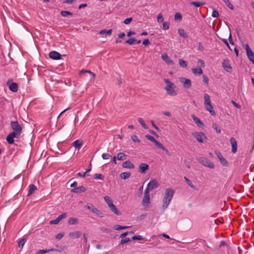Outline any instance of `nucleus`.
<instances>
[{
	"mask_svg": "<svg viewBox=\"0 0 254 254\" xmlns=\"http://www.w3.org/2000/svg\"><path fill=\"white\" fill-rule=\"evenodd\" d=\"M10 126L13 131L10 133L6 139L10 144L14 143V138H18L22 133V127L17 121H11Z\"/></svg>",
	"mask_w": 254,
	"mask_h": 254,
	"instance_id": "obj_1",
	"label": "nucleus"
},
{
	"mask_svg": "<svg viewBox=\"0 0 254 254\" xmlns=\"http://www.w3.org/2000/svg\"><path fill=\"white\" fill-rule=\"evenodd\" d=\"M174 194V190L172 189H167L165 192V195L163 199V207L164 209L167 208L172 200L173 195Z\"/></svg>",
	"mask_w": 254,
	"mask_h": 254,
	"instance_id": "obj_2",
	"label": "nucleus"
},
{
	"mask_svg": "<svg viewBox=\"0 0 254 254\" xmlns=\"http://www.w3.org/2000/svg\"><path fill=\"white\" fill-rule=\"evenodd\" d=\"M164 81L167 84L164 89L167 91V93L172 96H176L177 93L174 90L175 87L174 84L168 79H164Z\"/></svg>",
	"mask_w": 254,
	"mask_h": 254,
	"instance_id": "obj_3",
	"label": "nucleus"
},
{
	"mask_svg": "<svg viewBox=\"0 0 254 254\" xmlns=\"http://www.w3.org/2000/svg\"><path fill=\"white\" fill-rule=\"evenodd\" d=\"M204 107L205 109L208 111L212 116L215 115V112L213 110V107L211 105L210 96L207 94H205L204 95Z\"/></svg>",
	"mask_w": 254,
	"mask_h": 254,
	"instance_id": "obj_4",
	"label": "nucleus"
},
{
	"mask_svg": "<svg viewBox=\"0 0 254 254\" xmlns=\"http://www.w3.org/2000/svg\"><path fill=\"white\" fill-rule=\"evenodd\" d=\"M199 163L205 167H207L210 169L214 168V164L208 159L205 157H199L197 159Z\"/></svg>",
	"mask_w": 254,
	"mask_h": 254,
	"instance_id": "obj_5",
	"label": "nucleus"
},
{
	"mask_svg": "<svg viewBox=\"0 0 254 254\" xmlns=\"http://www.w3.org/2000/svg\"><path fill=\"white\" fill-rule=\"evenodd\" d=\"M191 134L199 143H203L204 139H207L205 134L202 132H192Z\"/></svg>",
	"mask_w": 254,
	"mask_h": 254,
	"instance_id": "obj_6",
	"label": "nucleus"
},
{
	"mask_svg": "<svg viewBox=\"0 0 254 254\" xmlns=\"http://www.w3.org/2000/svg\"><path fill=\"white\" fill-rule=\"evenodd\" d=\"M6 85L9 90L13 92L18 90V85L16 83L12 82V80H8L6 82Z\"/></svg>",
	"mask_w": 254,
	"mask_h": 254,
	"instance_id": "obj_7",
	"label": "nucleus"
},
{
	"mask_svg": "<svg viewBox=\"0 0 254 254\" xmlns=\"http://www.w3.org/2000/svg\"><path fill=\"white\" fill-rule=\"evenodd\" d=\"M179 79L180 82L183 83L184 88L189 89L191 86V82L190 79L185 77H180Z\"/></svg>",
	"mask_w": 254,
	"mask_h": 254,
	"instance_id": "obj_8",
	"label": "nucleus"
},
{
	"mask_svg": "<svg viewBox=\"0 0 254 254\" xmlns=\"http://www.w3.org/2000/svg\"><path fill=\"white\" fill-rule=\"evenodd\" d=\"M222 66L223 68L228 72H231L232 71V67L227 59H225L222 62Z\"/></svg>",
	"mask_w": 254,
	"mask_h": 254,
	"instance_id": "obj_9",
	"label": "nucleus"
},
{
	"mask_svg": "<svg viewBox=\"0 0 254 254\" xmlns=\"http://www.w3.org/2000/svg\"><path fill=\"white\" fill-rule=\"evenodd\" d=\"M215 153L216 155V156H217V157L219 158V159L220 160L221 163L223 165H224L225 166H227L228 163L227 161L226 160V159L222 156L221 153L220 152L217 151H215Z\"/></svg>",
	"mask_w": 254,
	"mask_h": 254,
	"instance_id": "obj_10",
	"label": "nucleus"
},
{
	"mask_svg": "<svg viewBox=\"0 0 254 254\" xmlns=\"http://www.w3.org/2000/svg\"><path fill=\"white\" fill-rule=\"evenodd\" d=\"M147 186L152 190L157 188L159 186V184L156 179H153L148 184Z\"/></svg>",
	"mask_w": 254,
	"mask_h": 254,
	"instance_id": "obj_11",
	"label": "nucleus"
},
{
	"mask_svg": "<svg viewBox=\"0 0 254 254\" xmlns=\"http://www.w3.org/2000/svg\"><path fill=\"white\" fill-rule=\"evenodd\" d=\"M149 166L146 163H141L139 166V172L141 174H145L146 171L148 170Z\"/></svg>",
	"mask_w": 254,
	"mask_h": 254,
	"instance_id": "obj_12",
	"label": "nucleus"
},
{
	"mask_svg": "<svg viewBox=\"0 0 254 254\" xmlns=\"http://www.w3.org/2000/svg\"><path fill=\"white\" fill-rule=\"evenodd\" d=\"M49 57L54 60L61 59V55L56 51L50 52L49 54Z\"/></svg>",
	"mask_w": 254,
	"mask_h": 254,
	"instance_id": "obj_13",
	"label": "nucleus"
},
{
	"mask_svg": "<svg viewBox=\"0 0 254 254\" xmlns=\"http://www.w3.org/2000/svg\"><path fill=\"white\" fill-rule=\"evenodd\" d=\"M230 143L231 144L232 148V152L233 153H235L237 151V141L235 138L231 137L230 139Z\"/></svg>",
	"mask_w": 254,
	"mask_h": 254,
	"instance_id": "obj_14",
	"label": "nucleus"
},
{
	"mask_svg": "<svg viewBox=\"0 0 254 254\" xmlns=\"http://www.w3.org/2000/svg\"><path fill=\"white\" fill-rule=\"evenodd\" d=\"M162 60L168 64L172 65L174 64L173 61L169 57V56L166 54H163L161 56Z\"/></svg>",
	"mask_w": 254,
	"mask_h": 254,
	"instance_id": "obj_15",
	"label": "nucleus"
},
{
	"mask_svg": "<svg viewBox=\"0 0 254 254\" xmlns=\"http://www.w3.org/2000/svg\"><path fill=\"white\" fill-rule=\"evenodd\" d=\"M86 190V189L85 187L80 186L77 188L71 189V191L74 193H80L84 192Z\"/></svg>",
	"mask_w": 254,
	"mask_h": 254,
	"instance_id": "obj_16",
	"label": "nucleus"
},
{
	"mask_svg": "<svg viewBox=\"0 0 254 254\" xmlns=\"http://www.w3.org/2000/svg\"><path fill=\"white\" fill-rule=\"evenodd\" d=\"M122 166L127 169H133L134 168V165L129 160L124 162L123 163Z\"/></svg>",
	"mask_w": 254,
	"mask_h": 254,
	"instance_id": "obj_17",
	"label": "nucleus"
},
{
	"mask_svg": "<svg viewBox=\"0 0 254 254\" xmlns=\"http://www.w3.org/2000/svg\"><path fill=\"white\" fill-rule=\"evenodd\" d=\"M82 141L80 140H76L72 143V146L76 149L79 150L82 146Z\"/></svg>",
	"mask_w": 254,
	"mask_h": 254,
	"instance_id": "obj_18",
	"label": "nucleus"
},
{
	"mask_svg": "<svg viewBox=\"0 0 254 254\" xmlns=\"http://www.w3.org/2000/svg\"><path fill=\"white\" fill-rule=\"evenodd\" d=\"M81 235V233L79 231H75L69 233V236L73 239L79 238Z\"/></svg>",
	"mask_w": 254,
	"mask_h": 254,
	"instance_id": "obj_19",
	"label": "nucleus"
},
{
	"mask_svg": "<svg viewBox=\"0 0 254 254\" xmlns=\"http://www.w3.org/2000/svg\"><path fill=\"white\" fill-rule=\"evenodd\" d=\"M150 203L149 195H144L142 200V204L143 206H147Z\"/></svg>",
	"mask_w": 254,
	"mask_h": 254,
	"instance_id": "obj_20",
	"label": "nucleus"
},
{
	"mask_svg": "<svg viewBox=\"0 0 254 254\" xmlns=\"http://www.w3.org/2000/svg\"><path fill=\"white\" fill-rule=\"evenodd\" d=\"M192 118L194 122L199 126H204L203 123L200 121V120L198 118H197L194 115H192Z\"/></svg>",
	"mask_w": 254,
	"mask_h": 254,
	"instance_id": "obj_21",
	"label": "nucleus"
},
{
	"mask_svg": "<svg viewBox=\"0 0 254 254\" xmlns=\"http://www.w3.org/2000/svg\"><path fill=\"white\" fill-rule=\"evenodd\" d=\"M116 157L119 160H124L127 158V155L123 152H120L117 154Z\"/></svg>",
	"mask_w": 254,
	"mask_h": 254,
	"instance_id": "obj_22",
	"label": "nucleus"
},
{
	"mask_svg": "<svg viewBox=\"0 0 254 254\" xmlns=\"http://www.w3.org/2000/svg\"><path fill=\"white\" fill-rule=\"evenodd\" d=\"M37 189V187L33 184H31L29 186V190L28 192V196L32 194L34 190Z\"/></svg>",
	"mask_w": 254,
	"mask_h": 254,
	"instance_id": "obj_23",
	"label": "nucleus"
},
{
	"mask_svg": "<svg viewBox=\"0 0 254 254\" xmlns=\"http://www.w3.org/2000/svg\"><path fill=\"white\" fill-rule=\"evenodd\" d=\"M56 251V249H55L54 248H52V249H48V250H41L38 251L36 252V254H44L47 253H49L50 252H52V251Z\"/></svg>",
	"mask_w": 254,
	"mask_h": 254,
	"instance_id": "obj_24",
	"label": "nucleus"
},
{
	"mask_svg": "<svg viewBox=\"0 0 254 254\" xmlns=\"http://www.w3.org/2000/svg\"><path fill=\"white\" fill-rule=\"evenodd\" d=\"M131 174L130 172H124L121 174V177L122 179L126 180L130 177Z\"/></svg>",
	"mask_w": 254,
	"mask_h": 254,
	"instance_id": "obj_25",
	"label": "nucleus"
},
{
	"mask_svg": "<svg viewBox=\"0 0 254 254\" xmlns=\"http://www.w3.org/2000/svg\"><path fill=\"white\" fill-rule=\"evenodd\" d=\"M178 34L181 37H182L185 38H187L188 37V35L185 32V30L183 29H178Z\"/></svg>",
	"mask_w": 254,
	"mask_h": 254,
	"instance_id": "obj_26",
	"label": "nucleus"
},
{
	"mask_svg": "<svg viewBox=\"0 0 254 254\" xmlns=\"http://www.w3.org/2000/svg\"><path fill=\"white\" fill-rule=\"evenodd\" d=\"M192 71L194 74L201 75L202 73V70L199 67L193 68H192Z\"/></svg>",
	"mask_w": 254,
	"mask_h": 254,
	"instance_id": "obj_27",
	"label": "nucleus"
},
{
	"mask_svg": "<svg viewBox=\"0 0 254 254\" xmlns=\"http://www.w3.org/2000/svg\"><path fill=\"white\" fill-rule=\"evenodd\" d=\"M85 208H86L87 209L90 210L92 213L94 212L96 207L91 203H87L85 206Z\"/></svg>",
	"mask_w": 254,
	"mask_h": 254,
	"instance_id": "obj_28",
	"label": "nucleus"
},
{
	"mask_svg": "<svg viewBox=\"0 0 254 254\" xmlns=\"http://www.w3.org/2000/svg\"><path fill=\"white\" fill-rule=\"evenodd\" d=\"M247 55L249 59L254 64V53L252 51L247 53Z\"/></svg>",
	"mask_w": 254,
	"mask_h": 254,
	"instance_id": "obj_29",
	"label": "nucleus"
},
{
	"mask_svg": "<svg viewBox=\"0 0 254 254\" xmlns=\"http://www.w3.org/2000/svg\"><path fill=\"white\" fill-rule=\"evenodd\" d=\"M112 29H109V30L103 29V30H101L99 32V34H101V35H104L105 34H106L108 35H110L112 34Z\"/></svg>",
	"mask_w": 254,
	"mask_h": 254,
	"instance_id": "obj_30",
	"label": "nucleus"
},
{
	"mask_svg": "<svg viewBox=\"0 0 254 254\" xmlns=\"http://www.w3.org/2000/svg\"><path fill=\"white\" fill-rule=\"evenodd\" d=\"M78 222V219L74 217H70L68 219V223L70 225H74L77 223Z\"/></svg>",
	"mask_w": 254,
	"mask_h": 254,
	"instance_id": "obj_31",
	"label": "nucleus"
},
{
	"mask_svg": "<svg viewBox=\"0 0 254 254\" xmlns=\"http://www.w3.org/2000/svg\"><path fill=\"white\" fill-rule=\"evenodd\" d=\"M179 64L180 66L182 67H187V62L182 59L179 60Z\"/></svg>",
	"mask_w": 254,
	"mask_h": 254,
	"instance_id": "obj_32",
	"label": "nucleus"
},
{
	"mask_svg": "<svg viewBox=\"0 0 254 254\" xmlns=\"http://www.w3.org/2000/svg\"><path fill=\"white\" fill-rule=\"evenodd\" d=\"M61 14L63 17H66L68 15L72 16L73 14L70 11L63 10L61 12Z\"/></svg>",
	"mask_w": 254,
	"mask_h": 254,
	"instance_id": "obj_33",
	"label": "nucleus"
},
{
	"mask_svg": "<svg viewBox=\"0 0 254 254\" xmlns=\"http://www.w3.org/2000/svg\"><path fill=\"white\" fill-rule=\"evenodd\" d=\"M184 179H185V181H186V182L187 183V184H188V185L189 186H190L191 188H192L193 189H196L195 187L192 184V182H191L190 180L186 177H185Z\"/></svg>",
	"mask_w": 254,
	"mask_h": 254,
	"instance_id": "obj_34",
	"label": "nucleus"
},
{
	"mask_svg": "<svg viewBox=\"0 0 254 254\" xmlns=\"http://www.w3.org/2000/svg\"><path fill=\"white\" fill-rule=\"evenodd\" d=\"M138 121L141 124V125L142 126V127L144 128H145V129L148 128V127H147V125L145 124V123L144 122V120H143V119L142 118H139L138 119Z\"/></svg>",
	"mask_w": 254,
	"mask_h": 254,
	"instance_id": "obj_35",
	"label": "nucleus"
},
{
	"mask_svg": "<svg viewBox=\"0 0 254 254\" xmlns=\"http://www.w3.org/2000/svg\"><path fill=\"white\" fill-rule=\"evenodd\" d=\"M130 227V226H122L119 225H117L114 226V228L115 230H119L122 229H126Z\"/></svg>",
	"mask_w": 254,
	"mask_h": 254,
	"instance_id": "obj_36",
	"label": "nucleus"
},
{
	"mask_svg": "<svg viewBox=\"0 0 254 254\" xmlns=\"http://www.w3.org/2000/svg\"><path fill=\"white\" fill-rule=\"evenodd\" d=\"M93 178L95 179L104 180V176L101 174H95L93 176Z\"/></svg>",
	"mask_w": 254,
	"mask_h": 254,
	"instance_id": "obj_37",
	"label": "nucleus"
},
{
	"mask_svg": "<svg viewBox=\"0 0 254 254\" xmlns=\"http://www.w3.org/2000/svg\"><path fill=\"white\" fill-rule=\"evenodd\" d=\"M191 5H193L195 7H199L200 6L203 5L204 4V2H199L197 1H192L190 2Z\"/></svg>",
	"mask_w": 254,
	"mask_h": 254,
	"instance_id": "obj_38",
	"label": "nucleus"
},
{
	"mask_svg": "<svg viewBox=\"0 0 254 254\" xmlns=\"http://www.w3.org/2000/svg\"><path fill=\"white\" fill-rule=\"evenodd\" d=\"M110 210L117 215H120L121 214V213L117 209L115 205L111 208Z\"/></svg>",
	"mask_w": 254,
	"mask_h": 254,
	"instance_id": "obj_39",
	"label": "nucleus"
},
{
	"mask_svg": "<svg viewBox=\"0 0 254 254\" xmlns=\"http://www.w3.org/2000/svg\"><path fill=\"white\" fill-rule=\"evenodd\" d=\"M93 213L96 214L97 215H98V216H99L101 218H102L104 216L103 213L101 211H100L99 210L97 209L96 208H95Z\"/></svg>",
	"mask_w": 254,
	"mask_h": 254,
	"instance_id": "obj_40",
	"label": "nucleus"
},
{
	"mask_svg": "<svg viewBox=\"0 0 254 254\" xmlns=\"http://www.w3.org/2000/svg\"><path fill=\"white\" fill-rule=\"evenodd\" d=\"M136 41H137L136 39H135L134 38H132L129 39L127 40L125 42V43L128 44L129 45H133L134 44V42H136Z\"/></svg>",
	"mask_w": 254,
	"mask_h": 254,
	"instance_id": "obj_41",
	"label": "nucleus"
},
{
	"mask_svg": "<svg viewBox=\"0 0 254 254\" xmlns=\"http://www.w3.org/2000/svg\"><path fill=\"white\" fill-rule=\"evenodd\" d=\"M130 241V239L129 238L126 237L125 239H122L119 243V245H124L127 243H128Z\"/></svg>",
	"mask_w": 254,
	"mask_h": 254,
	"instance_id": "obj_42",
	"label": "nucleus"
},
{
	"mask_svg": "<svg viewBox=\"0 0 254 254\" xmlns=\"http://www.w3.org/2000/svg\"><path fill=\"white\" fill-rule=\"evenodd\" d=\"M145 137L146 139L149 140L154 143H155V142L157 141V140L153 136L150 135H146Z\"/></svg>",
	"mask_w": 254,
	"mask_h": 254,
	"instance_id": "obj_43",
	"label": "nucleus"
},
{
	"mask_svg": "<svg viewBox=\"0 0 254 254\" xmlns=\"http://www.w3.org/2000/svg\"><path fill=\"white\" fill-rule=\"evenodd\" d=\"M174 19L175 20H179V21H181L182 19V15L179 12L176 13L174 16Z\"/></svg>",
	"mask_w": 254,
	"mask_h": 254,
	"instance_id": "obj_44",
	"label": "nucleus"
},
{
	"mask_svg": "<svg viewBox=\"0 0 254 254\" xmlns=\"http://www.w3.org/2000/svg\"><path fill=\"white\" fill-rule=\"evenodd\" d=\"M170 24L168 22H165L163 23V29L166 30L169 28Z\"/></svg>",
	"mask_w": 254,
	"mask_h": 254,
	"instance_id": "obj_45",
	"label": "nucleus"
},
{
	"mask_svg": "<svg viewBox=\"0 0 254 254\" xmlns=\"http://www.w3.org/2000/svg\"><path fill=\"white\" fill-rule=\"evenodd\" d=\"M212 127L213 128H214L216 131L217 132V133H220L221 132V129L220 128H219L218 126H217V125L216 124H213L212 125Z\"/></svg>",
	"mask_w": 254,
	"mask_h": 254,
	"instance_id": "obj_46",
	"label": "nucleus"
},
{
	"mask_svg": "<svg viewBox=\"0 0 254 254\" xmlns=\"http://www.w3.org/2000/svg\"><path fill=\"white\" fill-rule=\"evenodd\" d=\"M132 239L133 240H142L144 239V238L140 235H135L132 237Z\"/></svg>",
	"mask_w": 254,
	"mask_h": 254,
	"instance_id": "obj_47",
	"label": "nucleus"
},
{
	"mask_svg": "<svg viewBox=\"0 0 254 254\" xmlns=\"http://www.w3.org/2000/svg\"><path fill=\"white\" fill-rule=\"evenodd\" d=\"M104 199L108 204L112 202V200L109 196H105L104 197Z\"/></svg>",
	"mask_w": 254,
	"mask_h": 254,
	"instance_id": "obj_48",
	"label": "nucleus"
},
{
	"mask_svg": "<svg viewBox=\"0 0 254 254\" xmlns=\"http://www.w3.org/2000/svg\"><path fill=\"white\" fill-rule=\"evenodd\" d=\"M131 138L132 140L134 142H138L139 143L140 142V140L138 139L137 136L135 135H132L131 136Z\"/></svg>",
	"mask_w": 254,
	"mask_h": 254,
	"instance_id": "obj_49",
	"label": "nucleus"
},
{
	"mask_svg": "<svg viewBox=\"0 0 254 254\" xmlns=\"http://www.w3.org/2000/svg\"><path fill=\"white\" fill-rule=\"evenodd\" d=\"M155 145L159 148L161 149L162 150L164 148V146L159 141L157 140L154 143Z\"/></svg>",
	"mask_w": 254,
	"mask_h": 254,
	"instance_id": "obj_50",
	"label": "nucleus"
},
{
	"mask_svg": "<svg viewBox=\"0 0 254 254\" xmlns=\"http://www.w3.org/2000/svg\"><path fill=\"white\" fill-rule=\"evenodd\" d=\"M164 20V18L162 14L160 13L157 16V21L159 23L162 22Z\"/></svg>",
	"mask_w": 254,
	"mask_h": 254,
	"instance_id": "obj_51",
	"label": "nucleus"
},
{
	"mask_svg": "<svg viewBox=\"0 0 254 254\" xmlns=\"http://www.w3.org/2000/svg\"><path fill=\"white\" fill-rule=\"evenodd\" d=\"M67 216V214L66 213H64L62 215H59L58 218L59 219L60 221L62 220L63 219H64L66 218Z\"/></svg>",
	"mask_w": 254,
	"mask_h": 254,
	"instance_id": "obj_52",
	"label": "nucleus"
},
{
	"mask_svg": "<svg viewBox=\"0 0 254 254\" xmlns=\"http://www.w3.org/2000/svg\"><path fill=\"white\" fill-rule=\"evenodd\" d=\"M132 17H129V18H126V19H125L123 22L125 24H128L132 21Z\"/></svg>",
	"mask_w": 254,
	"mask_h": 254,
	"instance_id": "obj_53",
	"label": "nucleus"
},
{
	"mask_svg": "<svg viewBox=\"0 0 254 254\" xmlns=\"http://www.w3.org/2000/svg\"><path fill=\"white\" fill-rule=\"evenodd\" d=\"M25 242L26 240L25 239H22L18 242V246L22 247L24 246Z\"/></svg>",
	"mask_w": 254,
	"mask_h": 254,
	"instance_id": "obj_54",
	"label": "nucleus"
},
{
	"mask_svg": "<svg viewBox=\"0 0 254 254\" xmlns=\"http://www.w3.org/2000/svg\"><path fill=\"white\" fill-rule=\"evenodd\" d=\"M111 156V155L109 153H103L102 155V157L104 159H108Z\"/></svg>",
	"mask_w": 254,
	"mask_h": 254,
	"instance_id": "obj_55",
	"label": "nucleus"
},
{
	"mask_svg": "<svg viewBox=\"0 0 254 254\" xmlns=\"http://www.w3.org/2000/svg\"><path fill=\"white\" fill-rule=\"evenodd\" d=\"M225 4L231 9L233 10L234 9L233 5L230 3L229 0H227V1L225 2Z\"/></svg>",
	"mask_w": 254,
	"mask_h": 254,
	"instance_id": "obj_56",
	"label": "nucleus"
},
{
	"mask_svg": "<svg viewBox=\"0 0 254 254\" xmlns=\"http://www.w3.org/2000/svg\"><path fill=\"white\" fill-rule=\"evenodd\" d=\"M60 220L57 218L56 219L51 220L50 222V224H57L60 222Z\"/></svg>",
	"mask_w": 254,
	"mask_h": 254,
	"instance_id": "obj_57",
	"label": "nucleus"
},
{
	"mask_svg": "<svg viewBox=\"0 0 254 254\" xmlns=\"http://www.w3.org/2000/svg\"><path fill=\"white\" fill-rule=\"evenodd\" d=\"M100 229L101 231L106 233H109L111 232V231L109 229L105 227H100Z\"/></svg>",
	"mask_w": 254,
	"mask_h": 254,
	"instance_id": "obj_58",
	"label": "nucleus"
},
{
	"mask_svg": "<svg viewBox=\"0 0 254 254\" xmlns=\"http://www.w3.org/2000/svg\"><path fill=\"white\" fill-rule=\"evenodd\" d=\"M56 247L57 249H56L55 251L61 252L64 250V247H62V246H59L57 245L56 246Z\"/></svg>",
	"mask_w": 254,
	"mask_h": 254,
	"instance_id": "obj_59",
	"label": "nucleus"
},
{
	"mask_svg": "<svg viewBox=\"0 0 254 254\" xmlns=\"http://www.w3.org/2000/svg\"><path fill=\"white\" fill-rule=\"evenodd\" d=\"M198 49L201 52H203L204 50L203 45L201 42L198 43Z\"/></svg>",
	"mask_w": 254,
	"mask_h": 254,
	"instance_id": "obj_60",
	"label": "nucleus"
},
{
	"mask_svg": "<svg viewBox=\"0 0 254 254\" xmlns=\"http://www.w3.org/2000/svg\"><path fill=\"white\" fill-rule=\"evenodd\" d=\"M64 236V233H60L56 236V238L58 240L61 239Z\"/></svg>",
	"mask_w": 254,
	"mask_h": 254,
	"instance_id": "obj_61",
	"label": "nucleus"
},
{
	"mask_svg": "<svg viewBox=\"0 0 254 254\" xmlns=\"http://www.w3.org/2000/svg\"><path fill=\"white\" fill-rule=\"evenodd\" d=\"M151 123L152 125V126L154 127V128L156 130H157L158 131H160V128L155 124L154 121L153 120H152L151 121Z\"/></svg>",
	"mask_w": 254,
	"mask_h": 254,
	"instance_id": "obj_62",
	"label": "nucleus"
},
{
	"mask_svg": "<svg viewBox=\"0 0 254 254\" xmlns=\"http://www.w3.org/2000/svg\"><path fill=\"white\" fill-rule=\"evenodd\" d=\"M219 16V13L217 10H213L212 13V16L213 17H218Z\"/></svg>",
	"mask_w": 254,
	"mask_h": 254,
	"instance_id": "obj_63",
	"label": "nucleus"
},
{
	"mask_svg": "<svg viewBox=\"0 0 254 254\" xmlns=\"http://www.w3.org/2000/svg\"><path fill=\"white\" fill-rule=\"evenodd\" d=\"M151 190L150 189V188H149L148 186L146 188V189L145 190V191H144V195H149V191L150 190Z\"/></svg>",
	"mask_w": 254,
	"mask_h": 254,
	"instance_id": "obj_64",
	"label": "nucleus"
}]
</instances>
